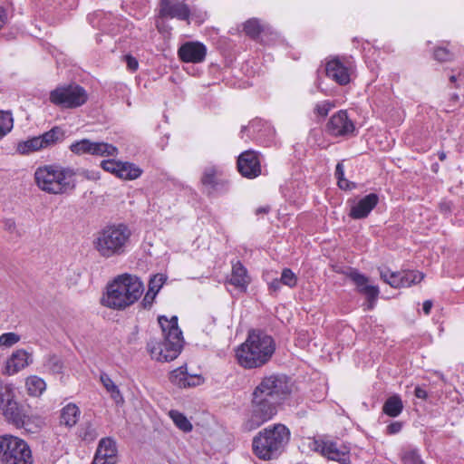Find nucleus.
Returning <instances> with one entry per match:
<instances>
[{"mask_svg":"<svg viewBox=\"0 0 464 464\" xmlns=\"http://www.w3.org/2000/svg\"><path fill=\"white\" fill-rule=\"evenodd\" d=\"M132 231L124 222H108L93 235L92 246L105 259L125 256L130 246Z\"/></svg>","mask_w":464,"mask_h":464,"instance_id":"nucleus-1","label":"nucleus"},{"mask_svg":"<svg viewBox=\"0 0 464 464\" xmlns=\"http://www.w3.org/2000/svg\"><path fill=\"white\" fill-rule=\"evenodd\" d=\"M163 339H150L147 343V350L152 359L158 362H171L181 353L184 345L183 334L178 325V316L168 318L166 315L158 317Z\"/></svg>","mask_w":464,"mask_h":464,"instance_id":"nucleus-2","label":"nucleus"},{"mask_svg":"<svg viewBox=\"0 0 464 464\" xmlns=\"http://www.w3.org/2000/svg\"><path fill=\"white\" fill-rule=\"evenodd\" d=\"M276 351L272 336L262 330H250L246 340L237 348V359L245 369L260 368L267 363Z\"/></svg>","mask_w":464,"mask_h":464,"instance_id":"nucleus-3","label":"nucleus"},{"mask_svg":"<svg viewBox=\"0 0 464 464\" xmlns=\"http://www.w3.org/2000/svg\"><path fill=\"white\" fill-rule=\"evenodd\" d=\"M141 280L130 274L120 275L107 285L101 304L108 308L122 311L136 303L143 293Z\"/></svg>","mask_w":464,"mask_h":464,"instance_id":"nucleus-4","label":"nucleus"},{"mask_svg":"<svg viewBox=\"0 0 464 464\" xmlns=\"http://www.w3.org/2000/svg\"><path fill=\"white\" fill-rule=\"evenodd\" d=\"M76 172L73 169L51 164L38 167L34 171L37 187L48 194L63 195L76 188Z\"/></svg>","mask_w":464,"mask_h":464,"instance_id":"nucleus-5","label":"nucleus"},{"mask_svg":"<svg viewBox=\"0 0 464 464\" xmlns=\"http://www.w3.org/2000/svg\"><path fill=\"white\" fill-rule=\"evenodd\" d=\"M289 429L281 423L260 430L252 440L254 454L262 460H270L281 455L290 440Z\"/></svg>","mask_w":464,"mask_h":464,"instance_id":"nucleus-6","label":"nucleus"},{"mask_svg":"<svg viewBox=\"0 0 464 464\" xmlns=\"http://www.w3.org/2000/svg\"><path fill=\"white\" fill-rule=\"evenodd\" d=\"M1 464H34L29 444L23 439L11 434L0 435Z\"/></svg>","mask_w":464,"mask_h":464,"instance_id":"nucleus-7","label":"nucleus"},{"mask_svg":"<svg viewBox=\"0 0 464 464\" xmlns=\"http://www.w3.org/2000/svg\"><path fill=\"white\" fill-rule=\"evenodd\" d=\"M279 404L280 402L253 391L249 414L244 423L245 429L253 430L272 420L277 413Z\"/></svg>","mask_w":464,"mask_h":464,"instance_id":"nucleus-8","label":"nucleus"},{"mask_svg":"<svg viewBox=\"0 0 464 464\" xmlns=\"http://www.w3.org/2000/svg\"><path fill=\"white\" fill-rule=\"evenodd\" d=\"M49 101L61 109H76L86 103L88 93L77 83L61 84L50 92Z\"/></svg>","mask_w":464,"mask_h":464,"instance_id":"nucleus-9","label":"nucleus"},{"mask_svg":"<svg viewBox=\"0 0 464 464\" xmlns=\"http://www.w3.org/2000/svg\"><path fill=\"white\" fill-rule=\"evenodd\" d=\"M14 389L9 384H0V413L16 427H24L26 416L14 399Z\"/></svg>","mask_w":464,"mask_h":464,"instance_id":"nucleus-10","label":"nucleus"},{"mask_svg":"<svg viewBox=\"0 0 464 464\" xmlns=\"http://www.w3.org/2000/svg\"><path fill=\"white\" fill-rule=\"evenodd\" d=\"M254 391L281 403L291 392L290 380L284 374L266 376Z\"/></svg>","mask_w":464,"mask_h":464,"instance_id":"nucleus-11","label":"nucleus"},{"mask_svg":"<svg viewBox=\"0 0 464 464\" xmlns=\"http://www.w3.org/2000/svg\"><path fill=\"white\" fill-rule=\"evenodd\" d=\"M89 24L103 34L115 35L126 26L127 21L123 18L106 13L102 10L94 11L87 16Z\"/></svg>","mask_w":464,"mask_h":464,"instance_id":"nucleus-12","label":"nucleus"},{"mask_svg":"<svg viewBox=\"0 0 464 464\" xmlns=\"http://www.w3.org/2000/svg\"><path fill=\"white\" fill-rule=\"evenodd\" d=\"M70 150L76 155L89 154L92 156H116L118 149L112 144L103 141H92L89 139L76 140L70 145Z\"/></svg>","mask_w":464,"mask_h":464,"instance_id":"nucleus-13","label":"nucleus"},{"mask_svg":"<svg viewBox=\"0 0 464 464\" xmlns=\"http://www.w3.org/2000/svg\"><path fill=\"white\" fill-rule=\"evenodd\" d=\"M313 449L328 459L337 461L340 464H350L351 462L350 448L343 443L318 440H314Z\"/></svg>","mask_w":464,"mask_h":464,"instance_id":"nucleus-14","label":"nucleus"},{"mask_svg":"<svg viewBox=\"0 0 464 464\" xmlns=\"http://www.w3.org/2000/svg\"><path fill=\"white\" fill-rule=\"evenodd\" d=\"M325 128L328 134L334 137L349 138L356 135L355 123L345 110L334 113Z\"/></svg>","mask_w":464,"mask_h":464,"instance_id":"nucleus-15","label":"nucleus"},{"mask_svg":"<svg viewBox=\"0 0 464 464\" xmlns=\"http://www.w3.org/2000/svg\"><path fill=\"white\" fill-rule=\"evenodd\" d=\"M352 68L350 62L338 56L326 62V76L339 85L344 86L351 82Z\"/></svg>","mask_w":464,"mask_h":464,"instance_id":"nucleus-16","label":"nucleus"},{"mask_svg":"<svg viewBox=\"0 0 464 464\" xmlns=\"http://www.w3.org/2000/svg\"><path fill=\"white\" fill-rule=\"evenodd\" d=\"M348 276L356 285V290L365 295L368 302V309L372 310L380 294L379 287L369 285V278L357 270L351 271Z\"/></svg>","mask_w":464,"mask_h":464,"instance_id":"nucleus-17","label":"nucleus"},{"mask_svg":"<svg viewBox=\"0 0 464 464\" xmlns=\"http://www.w3.org/2000/svg\"><path fill=\"white\" fill-rule=\"evenodd\" d=\"M190 10L183 2L177 0H160L159 16L160 18H176L180 21H188Z\"/></svg>","mask_w":464,"mask_h":464,"instance_id":"nucleus-18","label":"nucleus"},{"mask_svg":"<svg viewBox=\"0 0 464 464\" xmlns=\"http://www.w3.org/2000/svg\"><path fill=\"white\" fill-rule=\"evenodd\" d=\"M237 169L243 177L256 178L261 174V165L258 155L254 150L242 152L237 159Z\"/></svg>","mask_w":464,"mask_h":464,"instance_id":"nucleus-19","label":"nucleus"},{"mask_svg":"<svg viewBox=\"0 0 464 464\" xmlns=\"http://www.w3.org/2000/svg\"><path fill=\"white\" fill-rule=\"evenodd\" d=\"M117 443L111 437L102 438L98 444L92 464H115L117 460Z\"/></svg>","mask_w":464,"mask_h":464,"instance_id":"nucleus-20","label":"nucleus"},{"mask_svg":"<svg viewBox=\"0 0 464 464\" xmlns=\"http://www.w3.org/2000/svg\"><path fill=\"white\" fill-rule=\"evenodd\" d=\"M201 183L208 190V195L227 192L229 187L227 180L219 178L218 170L214 166L205 168Z\"/></svg>","mask_w":464,"mask_h":464,"instance_id":"nucleus-21","label":"nucleus"},{"mask_svg":"<svg viewBox=\"0 0 464 464\" xmlns=\"http://www.w3.org/2000/svg\"><path fill=\"white\" fill-rule=\"evenodd\" d=\"M178 54L182 62L198 63L205 60L207 48L199 42H187L179 48Z\"/></svg>","mask_w":464,"mask_h":464,"instance_id":"nucleus-22","label":"nucleus"},{"mask_svg":"<svg viewBox=\"0 0 464 464\" xmlns=\"http://www.w3.org/2000/svg\"><path fill=\"white\" fill-rule=\"evenodd\" d=\"M378 202L379 196L375 193H370L357 202H353L351 206L349 217L353 219L366 218L377 206Z\"/></svg>","mask_w":464,"mask_h":464,"instance_id":"nucleus-23","label":"nucleus"},{"mask_svg":"<svg viewBox=\"0 0 464 464\" xmlns=\"http://www.w3.org/2000/svg\"><path fill=\"white\" fill-rule=\"evenodd\" d=\"M171 383L180 388L195 387L201 383L202 378L199 375H189L187 372V366H180L169 373V377Z\"/></svg>","mask_w":464,"mask_h":464,"instance_id":"nucleus-24","label":"nucleus"},{"mask_svg":"<svg viewBox=\"0 0 464 464\" xmlns=\"http://www.w3.org/2000/svg\"><path fill=\"white\" fill-rule=\"evenodd\" d=\"M30 362H32L31 354L24 349H19L14 352L11 357L6 361L5 372L8 375L17 373Z\"/></svg>","mask_w":464,"mask_h":464,"instance_id":"nucleus-25","label":"nucleus"},{"mask_svg":"<svg viewBox=\"0 0 464 464\" xmlns=\"http://www.w3.org/2000/svg\"><path fill=\"white\" fill-rule=\"evenodd\" d=\"M249 283L250 277L244 265L240 261L233 263L229 284L238 288L242 292H246Z\"/></svg>","mask_w":464,"mask_h":464,"instance_id":"nucleus-26","label":"nucleus"},{"mask_svg":"<svg viewBox=\"0 0 464 464\" xmlns=\"http://www.w3.org/2000/svg\"><path fill=\"white\" fill-rule=\"evenodd\" d=\"M246 129L253 130V132L256 133V139L261 142L263 141V132L264 135L268 137L269 140L274 138L275 130L267 121L261 119H255L249 122L248 126H242L241 133H243Z\"/></svg>","mask_w":464,"mask_h":464,"instance_id":"nucleus-27","label":"nucleus"},{"mask_svg":"<svg viewBox=\"0 0 464 464\" xmlns=\"http://www.w3.org/2000/svg\"><path fill=\"white\" fill-rule=\"evenodd\" d=\"M43 145V149H46L61 142L64 139V131L61 127L54 126L50 130L45 131L38 136Z\"/></svg>","mask_w":464,"mask_h":464,"instance_id":"nucleus-28","label":"nucleus"},{"mask_svg":"<svg viewBox=\"0 0 464 464\" xmlns=\"http://www.w3.org/2000/svg\"><path fill=\"white\" fill-rule=\"evenodd\" d=\"M117 170V178L128 180L136 179L142 174V169L136 166L134 163L130 162L119 161V167Z\"/></svg>","mask_w":464,"mask_h":464,"instance_id":"nucleus-29","label":"nucleus"},{"mask_svg":"<svg viewBox=\"0 0 464 464\" xmlns=\"http://www.w3.org/2000/svg\"><path fill=\"white\" fill-rule=\"evenodd\" d=\"M80 413L76 404H67L61 411V423L70 428L74 426L79 420Z\"/></svg>","mask_w":464,"mask_h":464,"instance_id":"nucleus-30","label":"nucleus"},{"mask_svg":"<svg viewBox=\"0 0 464 464\" xmlns=\"http://www.w3.org/2000/svg\"><path fill=\"white\" fill-rule=\"evenodd\" d=\"M403 409V404L399 395L389 397L382 406V411L390 417L399 416Z\"/></svg>","mask_w":464,"mask_h":464,"instance_id":"nucleus-31","label":"nucleus"},{"mask_svg":"<svg viewBox=\"0 0 464 464\" xmlns=\"http://www.w3.org/2000/svg\"><path fill=\"white\" fill-rule=\"evenodd\" d=\"M100 379L106 391L111 394V399L117 404L123 403V396L111 377L106 373H102Z\"/></svg>","mask_w":464,"mask_h":464,"instance_id":"nucleus-32","label":"nucleus"},{"mask_svg":"<svg viewBox=\"0 0 464 464\" xmlns=\"http://www.w3.org/2000/svg\"><path fill=\"white\" fill-rule=\"evenodd\" d=\"M40 150H43V145L38 136H34L27 139L26 140L20 141L16 148L17 152L22 155H28Z\"/></svg>","mask_w":464,"mask_h":464,"instance_id":"nucleus-33","label":"nucleus"},{"mask_svg":"<svg viewBox=\"0 0 464 464\" xmlns=\"http://www.w3.org/2000/svg\"><path fill=\"white\" fill-rule=\"evenodd\" d=\"M25 385L27 392L32 396H39L46 389V383L44 379L33 375L26 379Z\"/></svg>","mask_w":464,"mask_h":464,"instance_id":"nucleus-34","label":"nucleus"},{"mask_svg":"<svg viewBox=\"0 0 464 464\" xmlns=\"http://www.w3.org/2000/svg\"><path fill=\"white\" fill-rule=\"evenodd\" d=\"M14 128V118L10 111L0 110V140Z\"/></svg>","mask_w":464,"mask_h":464,"instance_id":"nucleus-35","label":"nucleus"},{"mask_svg":"<svg viewBox=\"0 0 464 464\" xmlns=\"http://www.w3.org/2000/svg\"><path fill=\"white\" fill-rule=\"evenodd\" d=\"M169 416L180 430L184 432H189L192 430V424L183 413L179 411L171 410L169 412Z\"/></svg>","mask_w":464,"mask_h":464,"instance_id":"nucleus-36","label":"nucleus"},{"mask_svg":"<svg viewBox=\"0 0 464 464\" xmlns=\"http://www.w3.org/2000/svg\"><path fill=\"white\" fill-rule=\"evenodd\" d=\"M381 278L392 287H401V272H393L389 268L380 270Z\"/></svg>","mask_w":464,"mask_h":464,"instance_id":"nucleus-37","label":"nucleus"},{"mask_svg":"<svg viewBox=\"0 0 464 464\" xmlns=\"http://www.w3.org/2000/svg\"><path fill=\"white\" fill-rule=\"evenodd\" d=\"M78 435L82 440L92 442L97 439L98 431L92 423L86 421L80 426Z\"/></svg>","mask_w":464,"mask_h":464,"instance_id":"nucleus-38","label":"nucleus"},{"mask_svg":"<svg viewBox=\"0 0 464 464\" xmlns=\"http://www.w3.org/2000/svg\"><path fill=\"white\" fill-rule=\"evenodd\" d=\"M44 366L53 374L63 373L64 368L63 360L55 354L48 355L44 361Z\"/></svg>","mask_w":464,"mask_h":464,"instance_id":"nucleus-39","label":"nucleus"},{"mask_svg":"<svg viewBox=\"0 0 464 464\" xmlns=\"http://www.w3.org/2000/svg\"><path fill=\"white\" fill-rule=\"evenodd\" d=\"M243 31L250 38L256 39L263 31V26L258 19L251 18L243 24Z\"/></svg>","mask_w":464,"mask_h":464,"instance_id":"nucleus-40","label":"nucleus"},{"mask_svg":"<svg viewBox=\"0 0 464 464\" xmlns=\"http://www.w3.org/2000/svg\"><path fill=\"white\" fill-rule=\"evenodd\" d=\"M423 277V274L419 271H403L401 272V287H410L412 285L418 284Z\"/></svg>","mask_w":464,"mask_h":464,"instance_id":"nucleus-41","label":"nucleus"},{"mask_svg":"<svg viewBox=\"0 0 464 464\" xmlns=\"http://www.w3.org/2000/svg\"><path fill=\"white\" fill-rule=\"evenodd\" d=\"M403 464H424L421 456L417 449H407L401 452Z\"/></svg>","mask_w":464,"mask_h":464,"instance_id":"nucleus-42","label":"nucleus"},{"mask_svg":"<svg viewBox=\"0 0 464 464\" xmlns=\"http://www.w3.org/2000/svg\"><path fill=\"white\" fill-rule=\"evenodd\" d=\"M280 280L284 285L294 288L297 285V276L290 268H284L281 273Z\"/></svg>","mask_w":464,"mask_h":464,"instance_id":"nucleus-43","label":"nucleus"},{"mask_svg":"<svg viewBox=\"0 0 464 464\" xmlns=\"http://www.w3.org/2000/svg\"><path fill=\"white\" fill-rule=\"evenodd\" d=\"M21 337L19 334L8 332L4 333L0 335V346L11 347L20 341Z\"/></svg>","mask_w":464,"mask_h":464,"instance_id":"nucleus-44","label":"nucleus"},{"mask_svg":"<svg viewBox=\"0 0 464 464\" xmlns=\"http://www.w3.org/2000/svg\"><path fill=\"white\" fill-rule=\"evenodd\" d=\"M334 107V103L331 101H323L317 102L314 106V112L320 117H326L329 111Z\"/></svg>","mask_w":464,"mask_h":464,"instance_id":"nucleus-45","label":"nucleus"},{"mask_svg":"<svg viewBox=\"0 0 464 464\" xmlns=\"http://www.w3.org/2000/svg\"><path fill=\"white\" fill-rule=\"evenodd\" d=\"M433 57L440 63H445L453 59V53L446 47H437L434 50Z\"/></svg>","mask_w":464,"mask_h":464,"instance_id":"nucleus-46","label":"nucleus"},{"mask_svg":"<svg viewBox=\"0 0 464 464\" xmlns=\"http://www.w3.org/2000/svg\"><path fill=\"white\" fill-rule=\"evenodd\" d=\"M165 280L166 277L162 274H157L152 278H150L149 282V289L150 290V292L157 295L158 292L162 287Z\"/></svg>","mask_w":464,"mask_h":464,"instance_id":"nucleus-47","label":"nucleus"},{"mask_svg":"<svg viewBox=\"0 0 464 464\" xmlns=\"http://www.w3.org/2000/svg\"><path fill=\"white\" fill-rule=\"evenodd\" d=\"M101 167L105 171L111 173L113 175H117L118 172V167H119V160H104L101 162Z\"/></svg>","mask_w":464,"mask_h":464,"instance_id":"nucleus-48","label":"nucleus"},{"mask_svg":"<svg viewBox=\"0 0 464 464\" xmlns=\"http://www.w3.org/2000/svg\"><path fill=\"white\" fill-rule=\"evenodd\" d=\"M155 297H156V294L150 292V290L149 289L141 301L142 307L145 309L150 308V306L152 305V304L154 302Z\"/></svg>","mask_w":464,"mask_h":464,"instance_id":"nucleus-49","label":"nucleus"},{"mask_svg":"<svg viewBox=\"0 0 464 464\" xmlns=\"http://www.w3.org/2000/svg\"><path fill=\"white\" fill-rule=\"evenodd\" d=\"M337 185L343 190H352L356 188V184L348 180L345 177L339 179V180H337Z\"/></svg>","mask_w":464,"mask_h":464,"instance_id":"nucleus-50","label":"nucleus"},{"mask_svg":"<svg viewBox=\"0 0 464 464\" xmlns=\"http://www.w3.org/2000/svg\"><path fill=\"white\" fill-rule=\"evenodd\" d=\"M125 61H126L127 67L130 71L134 72L138 69L139 63L135 57H133L131 55H126Z\"/></svg>","mask_w":464,"mask_h":464,"instance_id":"nucleus-51","label":"nucleus"},{"mask_svg":"<svg viewBox=\"0 0 464 464\" xmlns=\"http://www.w3.org/2000/svg\"><path fill=\"white\" fill-rule=\"evenodd\" d=\"M401 422L394 421L387 426V433L390 435L397 434L401 430Z\"/></svg>","mask_w":464,"mask_h":464,"instance_id":"nucleus-52","label":"nucleus"},{"mask_svg":"<svg viewBox=\"0 0 464 464\" xmlns=\"http://www.w3.org/2000/svg\"><path fill=\"white\" fill-rule=\"evenodd\" d=\"M282 285L283 283L281 282L280 278H275L268 284V288L271 292L276 293L281 289Z\"/></svg>","mask_w":464,"mask_h":464,"instance_id":"nucleus-53","label":"nucleus"},{"mask_svg":"<svg viewBox=\"0 0 464 464\" xmlns=\"http://www.w3.org/2000/svg\"><path fill=\"white\" fill-rule=\"evenodd\" d=\"M414 395L417 398L422 399V400H426L428 398L427 391L424 388L420 387V386L415 387V389H414Z\"/></svg>","mask_w":464,"mask_h":464,"instance_id":"nucleus-54","label":"nucleus"},{"mask_svg":"<svg viewBox=\"0 0 464 464\" xmlns=\"http://www.w3.org/2000/svg\"><path fill=\"white\" fill-rule=\"evenodd\" d=\"M452 203L450 201H442L440 203V210L443 214L451 212Z\"/></svg>","mask_w":464,"mask_h":464,"instance_id":"nucleus-55","label":"nucleus"},{"mask_svg":"<svg viewBox=\"0 0 464 464\" xmlns=\"http://www.w3.org/2000/svg\"><path fill=\"white\" fill-rule=\"evenodd\" d=\"M334 175H335V178L337 179V180H339V179L344 178V166H343V162L337 163V165L335 167Z\"/></svg>","mask_w":464,"mask_h":464,"instance_id":"nucleus-56","label":"nucleus"},{"mask_svg":"<svg viewBox=\"0 0 464 464\" xmlns=\"http://www.w3.org/2000/svg\"><path fill=\"white\" fill-rule=\"evenodd\" d=\"M5 229L13 233L15 230V222L14 219H5L4 222Z\"/></svg>","mask_w":464,"mask_h":464,"instance_id":"nucleus-57","label":"nucleus"},{"mask_svg":"<svg viewBox=\"0 0 464 464\" xmlns=\"http://www.w3.org/2000/svg\"><path fill=\"white\" fill-rule=\"evenodd\" d=\"M7 22V13L6 10L0 5V30L4 27V25Z\"/></svg>","mask_w":464,"mask_h":464,"instance_id":"nucleus-58","label":"nucleus"},{"mask_svg":"<svg viewBox=\"0 0 464 464\" xmlns=\"http://www.w3.org/2000/svg\"><path fill=\"white\" fill-rule=\"evenodd\" d=\"M432 302L430 300H426L422 304V310L425 314H430V310L432 308Z\"/></svg>","mask_w":464,"mask_h":464,"instance_id":"nucleus-59","label":"nucleus"},{"mask_svg":"<svg viewBox=\"0 0 464 464\" xmlns=\"http://www.w3.org/2000/svg\"><path fill=\"white\" fill-rule=\"evenodd\" d=\"M269 211H270L269 206H262L256 209V216L265 215V214H267Z\"/></svg>","mask_w":464,"mask_h":464,"instance_id":"nucleus-60","label":"nucleus"},{"mask_svg":"<svg viewBox=\"0 0 464 464\" xmlns=\"http://www.w3.org/2000/svg\"><path fill=\"white\" fill-rule=\"evenodd\" d=\"M438 157H439L440 160H441V161L445 160L446 157H447L446 152L443 151V150L439 151L438 152Z\"/></svg>","mask_w":464,"mask_h":464,"instance_id":"nucleus-61","label":"nucleus"},{"mask_svg":"<svg viewBox=\"0 0 464 464\" xmlns=\"http://www.w3.org/2000/svg\"><path fill=\"white\" fill-rule=\"evenodd\" d=\"M208 320L212 324H216V318L213 317V316H208Z\"/></svg>","mask_w":464,"mask_h":464,"instance_id":"nucleus-62","label":"nucleus"},{"mask_svg":"<svg viewBox=\"0 0 464 464\" xmlns=\"http://www.w3.org/2000/svg\"><path fill=\"white\" fill-rule=\"evenodd\" d=\"M315 85H316V87H317V89H318V90H321V91H322V89H321V82H320V79H319V78L316 80V82H315Z\"/></svg>","mask_w":464,"mask_h":464,"instance_id":"nucleus-63","label":"nucleus"},{"mask_svg":"<svg viewBox=\"0 0 464 464\" xmlns=\"http://www.w3.org/2000/svg\"><path fill=\"white\" fill-rule=\"evenodd\" d=\"M450 81L451 82H455L457 81V76H455V75H451V76L450 77Z\"/></svg>","mask_w":464,"mask_h":464,"instance_id":"nucleus-64","label":"nucleus"}]
</instances>
